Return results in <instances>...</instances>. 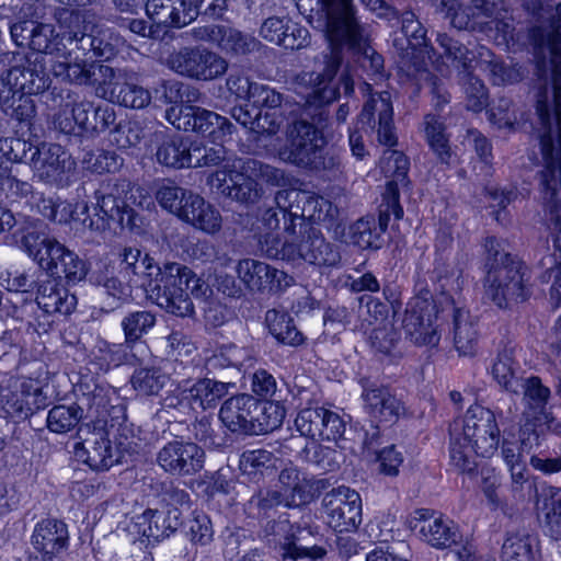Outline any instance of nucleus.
Here are the masks:
<instances>
[{
    "instance_id": "1",
    "label": "nucleus",
    "mask_w": 561,
    "mask_h": 561,
    "mask_svg": "<svg viewBox=\"0 0 561 561\" xmlns=\"http://www.w3.org/2000/svg\"><path fill=\"white\" fill-rule=\"evenodd\" d=\"M167 119L178 129L192 130L204 140L173 137L164 140L157 150L159 163L171 168H197L217 164L224 159V144L231 135V124L216 113L184 105L167 112Z\"/></svg>"
},
{
    "instance_id": "2",
    "label": "nucleus",
    "mask_w": 561,
    "mask_h": 561,
    "mask_svg": "<svg viewBox=\"0 0 561 561\" xmlns=\"http://www.w3.org/2000/svg\"><path fill=\"white\" fill-rule=\"evenodd\" d=\"M123 262L135 274L144 275L141 285L148 297L160 308L178 317L192 316V298H206L211 293L209 285L187 266L178 263L156 266L148 254L141 257L139 249H125Z\"/></svg>"
},
{
    "instance_id": "3",
    "label": "nucleus",
    "mask_w": 561,
    "mask_h": 561,
    "mask_svg": "<svg viewBox=\"0 0 561 561\" xmlns=\"http://www.w3.org/2000/svg\"><path fill=\"white\" fill-rule=\"evenodd\" d=\"M499 417H503L502 412L496 414L491 409L474 403L465 413L461 432H450V463L459 473L467 474L470 479L476 478L479 473L476 458H491L501 450L503 435Z\"/></svg>"
},
{
    "instance_id": "4",
    "label": "nucleus",
    "mask_w": 561,
    "mask_h": 561,
    "mask_svg": "<svg viewBox=\"0 0 561 561\" xmlns=\"http://www.w3.org/2000/svg\"><path fill=\"white\" fill-rule=\"evenodd\" d=\"M500 245L495 236L485 238L483 288L490 302L505 311L529 300L531 285L524 260L517 254L501 252Z\"/></svg>"
},
{
    "instance_id": "5",
    "label": "nucleus",
    "mask_w": 561,
    "mask_h": 561,
    "mask_svg": "<svg viewBox=\"0 0 561 561\" xmlns=\"http://www.w3.org/2000/svg\"><path fill=\"white\" fill-rule=\"evenodd\" d=\"M37 210L46 218L59 224H72L76 228H88L92 231H105L111 222L116 221L122 227L137 226V217L133 208L121 202L113 194L98 198L94 214H90L88 204L83 201L75 204L55 202L53 198L33 196Z\"/></svg>"
},
{
    "instance_id": "6",
    "label": "nucleus",
    "mask_w": 561,
    "mask_h": 561,
    "mask_svg": "<svg viewBox=\"0 0 561 561\" xmlns=\"http://www.w3.org/2000/svg\"><path fill=\"white\" fill-rule=\"evenodd\" d=\"M401 27L390 33L392 46L397 53L394 60L398 82L410 84L420 91L419 75L427 71L426 57L433 48L427 38V31L412 11L401 15Z\"/></svg>"
},
{
    "instance_id": "7",
    "label": "nucleus",
    "mask_w": 561,
    "mask_h": 561,
    "mask_svg": "<svg viewBox=\"0 0 561 561\" xmlns=\"http://www.w3.org/2000/svg\"><path fill=\"white\" fill-rule=\"evenodd\" d=\"M21 247L51 275L62 274L70 283H78L87 275L84 263L58 240L48 237L42 225H33L32 230L23 234Z\"/></svg>"
},
{
    "instance_id": "8",
    "label": "nucleus",
    "mask_w": 561,
    "mask_h": 561,
    "mask_svg": "<svg viewBox=\"0 0 561 561\" xmlns=\"http://www.w3.org/2000/svg\"><path fill=\"white\" fill-rule=\"evenodd\" d=\"M70 45L73 42L80 41L88 42L91 49L88 53H84V58H80L78 54H75L73 49H71L68 54L61 53L53 65H50L49 70L47 69L48 75L51 73L56 78H61L62 80H67L70 82L83 84V83H92L98 85V93L100 94V81L104 80V77L101 76L99 69L100 67H105L104 65H96L94 62H89L92 56L102 57L104 59H110L114 56V46L112 44H104L102 39L85 36L84 34L78 38V34L75 33L73 36H69L67 38ZM82 49L84 50V46L82 45Z\"/></svg>"
},
{
    "instance_id": "9",
    "label": "nucleus",
    "mask_w": 561,
    "mask_h": 561,
    "mask_svg": "<svg viewBox=\"0 0 561 561\" xmlns=\"http://www.w3.org/2000/svg\"><path fill=\"white\" fill-rule=\"evenodd\" d=\"M270 167L257 165L255 161L227 159L222 169L210 180L214 187L240 202H252L259 196L262 182H270Z\"/></svg>"
},
{
    "instance_id": "10",
    "label": "nucleus",
    "mask_w": 561,
    "mask_h": 561,
    "mask_svg": "<svg viewBox=\"0 0 561 561\" xmlns=\"http://www.w3.org/2000/svg\"><path fill=\"white\" fill-rule=\"evenodd\" d=\"M438 313V305L428 290L424 295L412 297L407 304L402 318L405 339L416 346H437L440 341Z\"/></svg>"
},
{
    "instance_id": "11",
    "label": "nucleus",
    "mask_w": 561,
    "mask_h": 561,
    "mask_svg": "<svg viewBox=\"0 0 561 561\" xmlns=\"http://www.w3.org/2000/svg\"><path fill=\"white\" fill-rule=\"evenodd\" d=\"M545 438L542 426L533 421H526L518 428L512 426L511 430L503 431L501 457L513 478H524L522 472L515 473V468L520 467L522 455L530 454L531 450L540 447Z\"/></svg>"
},
{
    "instance_id": "12",
    "label": "nucleus",
    "mask_w": 561,
    "mask_h": 561,
    "mask_svg": "<svg viewBox=\"0 0 561 561\" xmlns=\"http://www.w3.org/2000/svg\"><path fill=\"white\" fill-rule=\"evenodd\" d=\"M103 81H100V95L126 107L142 108L150 102V93L133 83L123 71L115 72L111 67H100Z\"/></svg>"
},
{
    "instance_id": "13",
    "label": "nucleus",
    "mask_w": 561,
    "mask_h": 561,
    "mask_svg": "<svg viewBox=\"0 0 561 561\" xmlns=\"http://www.w3.org/2000/svg\"><path fill=\"white\" fill-rule=\"evenodd\" d=\"M328 523L335 530L351 531L362 522L359 494L345 486L333 490L324 497Z\"/></svg>"
},
{
    "instance_id": "14",
    "label": "nucleus",
    "mask_w": 561,
    "mask_h": 561,
    "mask_svg": "<svg viewBox=\"0 0 561 561\" xmlns=\"http://www.w3.org/2000/svg\"><path fill=\"white\" fill-rule=\"evenodd\" d=\"M169 65L180 75L201 80L221 76L227 68L224 59L202 49L180 50L170 57Z\"/></svg>"
},
{
    "instance_id": "15",
    "label": "nucleus",
    "mask_w": 561,
    "mask_h": 561,
    "mask_svg": "<svg viewBox=\"0 0 561 561\" xmlns=\"http://www.w3.org/2000/svg\"><path fill=\"white\" fill-rule=\"evenodd\" d=\"M492 23L495 44L504 46L510 53H523L529 45L533 48L547 46L549 33L541 26L516 27L513 20L506 18H495Z\"/></svg>"
},
{
    "instance_id": "16",
    "label": "nucleus",
    "mask_w": 561,
    "mask_h": 561,
    "mask_svg": "<svg viewBox=\"0 0 561 561\" xmlns=\"http://www.w3.org/2000/svg\"><path fill=\"white\" fill-rule=\"evenodd\" d=\"M413 519L421 523L419 533L422 540L437 550L451 549L462 540L459 526L443 515L434 517L432 510H415Z\"/></svg>"
},
{
    "instance_id": "17",
    "label": "nucleus",
    "mask_w": 561,
    "mask_h": 561,
    "mask_svg": "<svg viewBox=\"0 0 561 561\" xmlns=\"http://www.w3.org/2000/svg\"><path fill=\"white\" fill-rule=\"evenodd\" d=\"M204 458V450L195 443L174 440L159 451L158 462L168 472L187 476L202 470Z\"/></svg>"
},
{
    "instance_id": "18",
    "label": "nucleus",
    "mask_w": 561,
    "mask_h": 561,
    "mask_svg": "<svg viewBox=\"0 0 561 561\" xmlns=\"http://www.w3.org/2000/svg\"><path fill=\"white\" fill-rule=\"evenodd\" d=\"M48 88L44 72L34 75L28 69L13 67L4 76L0 77V108L9 113L12 107L11 100L20 92L39 93Z\"/></svg>"
},
{
    "instance_id": "19",
    "label": "nucleus",
    "mask_w": 561,
    "mask_h": 561,
    "mask_svg": "<svg viewBox=\"0 0 561 561\" xmlns=\"http://www.w3.org/2000/svg\"><path fill=\"white\" fill-rule=\"evenodd\" d=\"M68 543V527L56 519L38 523L32 535V545L42 554V561H62L61 553Z\"/></svg>"
},
{
    "instance_id": "20",
    "label": "nucleus",
    "mask_w": 561,
    "mask_h": 561,
    "mask_svg": "<svg viewBox=\"0 0 561 561\" xmlns=\"http://www.w3.org/2000/svg\"><path fill=\"white\" fill-rule=\"evenodd\" d=\"M58 36L54 35L51 25H35L33 23V32L28 42V47L33 53L27 57V61L33 66L28 70L33 71L34 75L44 72L48 79L47 65H53L57 56L62 53L60 42L57 41Z\"/></svg>"
},
{
    "instance_id": "21",
    "label": "nucleus",
    "mask_w": 561,
    "mask_h": 561,
    "mask_svg": "<svg viewBox=\"0 0 561 561\" xmlns=\"http://www.w3.org/2000/svg\"><path fill=\"white\" fill-rule=\"evenodd\" d=\"M266 254L271 257L283 260H295L302 257L305 261L318 265H331L336 261V255L321 236L312 234L307 241L299 245L298 252L290 243H283L282 248L276 245L267 247Z\"/></svg>"
},
{
    "instance_id": "22",
    "label": "nucleus",
    "mask_w": 561,
    "mask_h": 561,
    "mask_svg": "<svg viewBox=\"0 0 561 561\" xmlns=\"http://www.w3.org/2000/svg\"><path fill=\"white\" fill-rule=\"evenodd\" d=\"M73 455L77 460L93 470H107L118 463L122 458L119 447L112 445L103 434L96 435L93 442L77 443Z\"/></svg>"
},
{
    "instance_id": "23",
    "label": "nucleus",
    "mask_w": 561,
    "mask_h": 561,
    "mask_svg": "<svg viewBox=\"0 0 561 561\" xmlns=\"http://www.w3.org/2000/svg\"><path fill=\"white\" fill-rule=\"evenodd\" d=\"M390 159L393 161V170L388 179V218L392 215L396 220H400L404 215L400 203V188L404 194L411 195L413 192V183L409 176L411 161L403 151H393Z\"/></svg>"
},
{
    "instance_id": "24",
    "label": "nucleus",
    "mask_w": 561,
    "mask_h": 561,
    "mask_svg": "<svg viewBox=\"0 0 561 561\" xmlns=\"http://www.w3.org/2000/svg\"><path fill=\"white\" fill-rule=\"evenodd\" d=\"M256 399L249 394H240L228 399L220 409V420L231 432L253 435L254 412L257 410Z\"/></svg>"
},
{
    "instance_id": "25",
    "label": "nucleus",
    "mask_w": 561,
    "mask_h": 561,
    "mask_svg": "<svg viewBox=\"0 0 561 561\" xmlns=\"http://www.w3.org/2000/svg\"><path fill=\"white\" fill-rule=\"evenodd\" d=\"M261 35L288 49H299L309 43L308 30L286 18L266 19L261 26Z\"/></svg>"
},
{
    "instance_id": "26",
    "label": "nucleus",
    "mask_w": 561,
    "mask_h": 561,
    "mask_svg": "<svg viewBox=\"0 0 561 561\" xmlns=\"http://www.w3.org/2000/svg\"><path fill=\"white\" fill-rule=\"evenodd\" d=\"M241 271L243 273H249V271L256 273V276L247 278V287L251 290H279L294 283L293 277L285 272L253 260L241 261Z\"/></svg>"
},
{
    "instance_id": "27",
    "label": "nucleus",
    "mask_w": 561,
    "mask_h": 561,
    "mask_svg": "<svg viewBox=\"0 0 561 561\" xmlns=\"http://www.w3.org/2000/svg\"><path fill=\"white\" fill-rule=\"evenodd\" d=\"M180 218L207 233H215L221 228L219 211L198 195H187Z\"/></svg>"
},
{
    "instance_id": "28",
    "label": "nucleus",
    "mask_w": 561,
    "mask_h": 561,
    "mask_svg": "<svg viewBox=\"0 0 561 561\" xmlns=\"http://www.w3.org/2000/svg\"><path fill=\"white\" fill-rule=\"evenodd\" d=\"M47 397L43 393L37 381L30 380L22 385L21 392L12 393L7 399L3 409L8 416H26L34 410L46 404Z\"/></svg>"
},
{
    "instance_id": "29",
    "label": "nucleus",
    "mask_w": 561,
    "mask_h": 561,
    "mask_svg": "<svg viewBox=\"0 0 561 561\" xmlns=\"http://www.w3.org/2000/svg\"><path fill=\"white\" fill-rule=\"evenodd\" d=\"M35 165L43 176L53 181H61L64 175L72 170L73 161L61 146L49 145L38 150Z\"/></svg>"
},
{
    "instance_id": "30",
    "label": "nucleus",
    "mask_w": 561,
    "mask_h": 561,
    "mask_svg": "<svg viewBox=\"0 0 561 561\" xmlns=\"http://www.w3.org/2000/svg\"><path fill=\"white\" fill-rule=\"evenodd\" d=\"M198 36L217 43L224 50L243 54L256 45L252 37L243 36L240 32L224 26H207L199 31Z\"/></svg>"
},
{
    "instance_id": "31",
    "label": "nucleus",
    "mask_w": 561,
    "mask_h": 561,
    "mask_svg": "<svg viewBox=\"0 0 561 561\" xmlns=\"http://www.w3.org/2000/svg\"><path fill=\"white\" fill-rule=\"evenodd\" d=\"M36 300L47 313L69 314L77 305L76 297L65 288L57 287L55 280H48L41 285Z\"/></svg>"
},
{
    "instance_id": "32",
    "label": "nucleus",
    "mask_w": 561,
    "mask_h": 561,
    "mask_svg": "<svg viewBox=\"0 0 561 561\" xmlns=\"http://www.w3.org/2000/svg\"><path fill=\"white\" fill-rule=\"evenodd\" d=\"M296 137L293 139L294 150L288 159L298 164H307L312 161L311 156L323 145V139L314 127L307 123L295 126Z\"/></svg>"
},
{
    "instance_id": "33",
    "label": "nucleus",
    "mask_w": 561,
    "mask_h": 561,
    "mask_svg": "<svg viewBox=\"0 0 561 561\" xmlns=\"http://www.w3.org/2000/svg\"><path fill=\"white\" fill-rule=\"evenodd\" d=\"M424 125L425 138L430 149L439 162L449 163L453 151L445 124L440 122L436 115L426 114Z\"/></svg>"
},
{
    "instance_id": "34",
    "label": "nucleus",
    "mask_w": 561,
    "mask_h": 561,
    "mask_svg": "<svg viewBox=\"0 0 561 561\" xmlns=\"http://www.w3.org/2000/svg\"><path fill=\"white\" fill-rule=\"evenodd\" d=\"M185 399L193 408L203 410L214 407L227 392V385L211 379H202L186 390Z\"/></svg>"
},
{
    "instance_id": "35",
    "label": "nucleus",
    "mask_w": 561,
    "mask_h": 561,
    "mask_svg": "<svg viewBox=\"0 0 561 561\" xmlns=\"http://www.w3.org/2000/svg\"><path fill=\"white\" fill-rule=\"evenodd\" d=\"M228 85L230 90H233L236 85L247 94L248 101L260 107H266V110H275L282 103V96L275 90L257 83H251L244 78L237 80H229Z\"/></svg>"
},
{
    "instance_id": "36",
    "label": "nucleus",
    "mask_w": 561,
    "mask_h": 561,
    "mask_svg": "<svg viewBox=\"0 0 561 561\" xmlns=\"http://www.w3.org/2000/svg\"><path fill=\"white\" fill-rule=\"evenodd\" d=\"M541 510L546 525L556 540L561 539V488L547 485L541 489Z\"/></svg>"
},
{
    "instance_id": "37",
    "label": "nucleus",
    "mask_w": 561,
    "mask_h": 561,
    "mask_svg": "<svg viewBox=\"0 0 561 561\" xmlns=\"http://www.w3.org/2000/svg\"><path fill=\"white\" fill-rule=\"evenodd\" d=\"M266 322L271 334L279 342L288 345H299L304 341L302 334L294 325L287 313L270 310L266 312Z\"/></svg>"
},
{
    "instance_id": "38",
    "label": "nucleus",
    "mask_w": 561,
    "mask_h": 561,
    "mask_svg": "<svg viewBox=\"0 0 561 561\" xmlns=\"http://www.w3.org/2000/svg\"><path fill=\"white\" fill-rule=\"evenodd\" d=\"M88 122L89 111L84 104L66 103L54 116L55 126L67 134L84 129Z\"/></svg>"
},
{
    "instance_id": "39",
    "label": "nucleus",
    "mask_w": 561,
    "mask_h": 561,
    "mask_svg": "<svg viewBox=\"0 0 561 561\" xmlns=\"http://www.w3.org/2000/svg\"><path fill=\"white\" fill-rule=\"evenodd\" d=\"M83 417V410L77 404L56 405L47 415L48 428L57 434L73 430Z\"/></svg>"
},
{
    "instance_id": "40",
    "label": "nucleus",
    "mask_w": 561,
    "mask_h": 561,
    "mask_svg": "<svg viewBox=\"0 0 561 561\" xmlns=\"http://www.w3.org/2000/svg\"><path fill=\"white\" fill-rule=\"evenodd\" d=\"M501 558L503 561H535L530 536L507 533L502 546Z\"/></svg>"
},
{
    "instance_id": "41",
    "label": "nucleus",
    "mask_w": 561,
    "mask_h": 561,
    "mask_svg": "<svg viewBox=\"0 0 561 561\" xmlns=\"http://www.w3.org/2000/svg\"><path fill=\"white\" fill-rule=\"evenodd\" d=\"M516 366L517 362L512 350L508 351L504 348L497 352L491 368V374L501 388L507 391L513 390L516 378Z\"/></svg>"
},
{
    "instance_id": "42",
    "label": "nucleus",
    "mask_w": 561,
    "mask_h": 561,
    "mask_svg": "<svg viewBox=\"0 0 561 561\" xmlns=\"http://www.w3.org/2000/svg\"><path fill=\"white\" fill-rule=\"evenodd\" d=\"M285 417V408L276 401H264L260 412L254 414L253 435L265 434L278 428Z\"/></svg>"
},
{
    "instance_id": "43",
    "label": "nucleus",
    "mask_w": 561,
    "mask_h": 561,
    "mask_svg": "<svg viewBox=\"0 0 561 561\" xmlns=\"http://www.w3.org/2000/svg\"><path fill=\"white\" fill-rule=\"evenodd\" d=\"M459 309L454 310V344L459 355L474 356L478 348V332L473 324H462Z\"/></svg>"
},
{
    "instance_id": "44",
    "label": "nucleus",
    "mask_w": 561,
    "mask_h": 561,
    "mask_svg": "<svg viewBox=\"0 0 561 561\" xmlns=\"http://www.w3.org/2000/svg\"><path fill=\"white\" fill-rule=\"evenodd\" d=\"M484 195L493 202H496L495 205H492L493 210L492 215L496 221H501L502 216L508 215L507 208L514 203L519 196V190L516 184H511L508 186H485Z\"/></svg>"
},
{
    "instance_id": "45",
    "label": "nucleus",
    "mask_w": 561,
    "mask_h": 561,
    "mask_svg": "<svg viewBox=\"0 0 561 561\" xmlns=\"http://www.w3.org/2000/svg\"><path fill=\"white\" fill-rule=\"evenodd\" d=\"M168 377L159 369L142 368L133 376V386L141 396L157 394L163 388Z\"/></svg>"
},
{
    "instance_id": "46",
    "label": "nucleus",
    "mask_w": 561,
    "mask_h": 561,
    "mask_svg": "<svg viewBox=\"0 0 561 561\" xmlns=\"http://www.w3.org/2000/svg\"><path fill=\"white\" fill-rule=\"evenodd\" d=\"M180 516L178 508H170L167 513L156 512L153 523L150 525L153 536H149V545L158 542L173 533L181 524Z\"/></svg>"
},
{
    "instance_id": "47",
    "label": "nucleus",
    "mask_w": 561,
    "mask_h": 561,
    "mask_svg": "<svg viewBox=\"0 0 561 561\" xmlns=\"http://www.w3.org/2000/svg\"><path fill=\"white\" fill-rule=\"evenodd\" d=\"M480 489L492 510H497L502 505L499 496V489L502 485V476L500 471L491 467H482Z\"/></svg>"
},
{
    "instance_id": "48",
    "label": "nucleus",
    "mask_w": 561,
    "mask_h": 561,
    "mask_svg": "<svg viewBox=\"0 0 561 561\" xmlns=\"http://www.w3.org/2000/svg\"><path fill=\"white\" fill-rule=\"evenodd\" d=\"M539 85L537 87L535 94V112L539 119L540 125L545 129L543 131H552V111L553 105H551L549 100V79L547 81H538Z\"/></svg>"
},
{
    "instance_id": "49",
    "label": "nucleus",
    "mask_w": 561,
    "mask_h": 561,
    "mask_svg": "<svg viewBox=\"0 0 561 561\" xmlns=\"http://www.w3.org/2000/svg\"><path fill=\"white\" fill-rule=\"evenodd\" d=\"M490 71L493 83L497 85L519 83L525 78V72L520 65H508L504 60H492L490 62Z\"/></svg>"
},
{
    "instance_id": "50",
    "label": "nucleus",
    "mask_w": 561,
    "mask_h": 561,
    "mask_svg": "<svg viewBox=\"0 0 561 561\" xmlns=\"http://www.w3.org/2000/svg\"><path fill=\"white\" fill-rule=\"evenodd\" d=\"M324 408H308L299 412L295 420L297 431L306 437L317 439L322 424Z\"/></svg>"
},
{
    "instance_id": "51",
    "label": "nucleus",
    "mask_w": 561,
    "mask_h": 561,
    "mask_svg": "<svg viewBox=\"0 0 561 561\" xmlns=\"http://www.w3.org/2000/svg\"><path fill=\"white\" fill-rule=\"evenodd\" d=\"M467 106L474 113L482 112L489 102V90L483 80L473 75H469L466 85Z\"/></svg>"
},
{
    "instance_id": "52",
    "label": "nucleus",
    "mask_w": 561,
    "mask_h": 561,
    "mask_svg": "<svg viewBox=\"0 0 561 561\" xmlns=\"http://www.w3.org/2000/svg\"><path fill=\"white\" fill-rule=\"evenodd\" d=\"M156 323L153 314L139 311L129 314L123 320V329L127 340L135 341L146 334Z\"/></svg>"
},
{
    "instance_id": "53",
    "label": "nucleus",
    "mask_w": 561,
    "mask_h": 561,
    "mask_svg": "<svg viewBox=\"0 0 561 561\" xmlns=\"http://www.w3.org/2000/svg\"><path fill=\"white\" fill-rule=\"evenodd\" d=\"M231 91L239 99V103L232 108V117L242 126L253 131L260 110L248 101L247 94L241 89H238V85Z\"/></svg>"
},
{
    "instance_id": "54",
    "label": "nucleus",
    "mask_w": 561,
    "mask_h": 561,
    "mask_svg": "<svg viewBox=\"0 0 561 561\" xmlns=\"http://www.w3.org/2000/svg\"><path fill=\"white\" fill-rule=\"evenodd\" d=\"M153 517H156V511L147 510L129 520L126 530L134 541L149 545V536H153L150 528Z\"/></svg>"
},
{
    "instance_id": "55",
    "label": "nucleus",
    "mask_w": 561,
    "mask_h": 561,
    "mask_svg": "<svg viewBox=\"0 0 561 561\" xmlns=\"http://www.w3.org/2000/svg\"><path fill=\"white\" fill-rule=\"evenodd\" d=\"M173 2L174 8L168 15H173L174 27H183L197 18L203 0H173Z\"/></svg>"
},
{
    "instance_id": "56",
    "label": "nucleus",
    "mask_w": 561,
    "mask_h": 561,
    "mask_svg": "<svg viewBox=\"0 0 561 561\" xmlns=\"http://www.w3.org/2000/svg\"><path fill=\"white\" fill-rule=\"evenodd\" d=\"M324 417L322 424H320L319 435L317 439L337 442L345 432V425L341 416L330 410L324 409Z\"/></svg>"
},
{
    "instance_id": "57",
    "label": "nucleus",
    "mask_w": 561,
    "mask_h": 561,
    "mask_svg": "<svg viewBox=\"0 0 561 561\" xmlns=\"http://www.w3.org/2000/svg\"><path fill=\"white\" fill-rule=\"evenodd\" d=\"M525 397L529 403L537 409H545L551 397V390L549 387L542 383L539 376H530L526 379L525 383Z\"/></svg>"
},
{
    "instance_id": "58",
    "label": "nucleus",
    "mask_w": 561,
    "mask_h": 561,
    "mask_svg": "<svg viewBox=\"0 0 561 561\" xmlns=\"http://www.w3.org/2000/svg\"><path fill=\"white\" fill-rule=\"evenodd\" d=\"M546 47L550 54L551 88L561 87V32H550Z\"/></svg>"
},
{
    "instance_id": "59",
    "label": "nucleus",
    "mask_w": 561,
    "mask_h": 561,
    "mask_svg": "<svg viewBox=\"0 0 561 561\" xmlns=\"http://www.w3.org/2000/svg\"><path fill=\"white\" fill-rule=\"evenodd\" d=\"M187 195L179 187L163 186L157 194L159 204L175 214L180 218V213L184 209L185 199Z\"/></svg>"
},
{
    "instance_id": "60",
    "label": "nucleus",
    "mask_w": 561,
    "mask_h": 561,
    "mask_svg": "<svg viewBox=\"0 0 561 561\" xmlns=\"http://www.w3.org/2000/svg\"><path fill=\"white\" fill-rule=\"evenodd\" d=\"M271 461L272 456L270 451L262 449L248 450L241 456L240 468L247 474H255L267 468Z\"/></svg>"
},
{
    "instance_id": "61",
    "label": "nucleus",
    "mask_w": 561,
    "mask_h": 561,
    "mask_svg": "<svg viewBox=\"0 0 561 561\" xmlns=\"http://www.w3.org/2000/svg\"><path fill=\"white\" fill-rule=\"evenodd\" d=\"M33 93L20 92L11 100L12 107L7 115L20 122H30L35 116V104L31 95Z\"/></svg>"
},
{
    "instance_id": "62",
    "label": "nucleus",
    "mask_w": 561,
    "mask_h": 561,
    "mask_svg": "<svg viewBox=\"0 0 561 561\" xmlns=\"http://www.w3.org/2000/svg\"><path fill=\"white\" fill-rule=\"evenodd\" d=\"M282 557L284 559H302L309 558L312 560L321 559L325 554V550L313 546L311 548L297 546L295 541L289 538H286L285 541L280 545Z\"/></svg>"
},
{
    "instance_id": "63",
    "label": "nucleus",
    "mask_w": 561,
    "mask_h": 561,
    "mask_svg": "<svg viewBox=\"0 0 561 561\" xmlns=\"http://www.w3.org/2000/svg\"><path fill=\"white\" fill-rule=\"evenodd\" d=\"M173 8V0H148L146 4V12L148 16L158 24L173 26V15H168Z\"/></svg>"
},
{
    "instance_id": "64",
    "label": "nucleus",
    "mask_w": 561,
    "mask_h": 561,
    "mask_svg": "<svg viewBox=\"0 0 561 561\" xmlns=\"http://www.w3.org/2000/svg\"><path fill=\"white\" fill-rule=\"evenodd\" d=\"M558 449L559 451L556 457L533 455L529 459V463L533 469L545 476L561 473V443L559 444Z\"/></svg>"
}]
</instances>
